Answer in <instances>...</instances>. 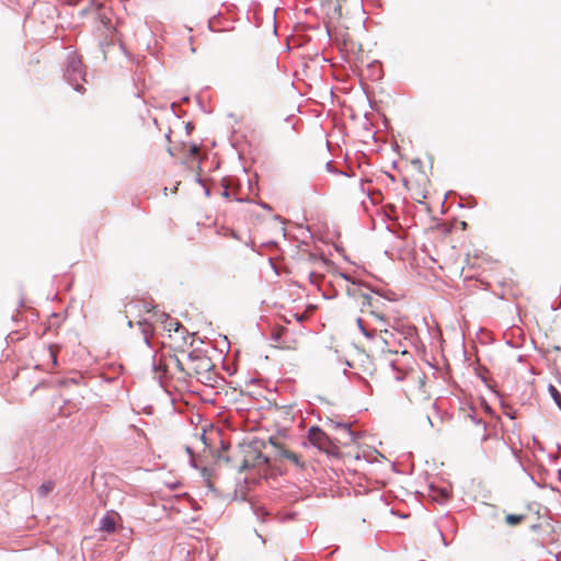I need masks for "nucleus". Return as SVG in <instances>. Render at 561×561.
I'll return each mask as SVG.
<instances>
[{"label": "nucleus", "instance_id": "nucleus-1", "mask_svg": "<svg viewBox=\"0 0 561 561\" xmlns=\"http://www.w3.org/2000/svg\"><path fill=\"white\" fill-rule=\"evenodd\" d=\"M394 378L403 381L402 390L411 402H423L430 398L426 376L422 370L414 368L398 370Z\"/></svg>", "mask_w": 561, "mask_h": 561}, {"label": "nucleus", "instance_id": "nucleus-2", "mask_svg": "<svg viewBox=\"0 0 561 561\" xmlns=\"http://www.w3.org/2000/svg\"><path fill=\"white\" fill-rule=\"evenodd\" d=\"M182 365V378H196L202 382L204 381V378L209 379L208 374L214 366L210 357L205 355L199 350H194L191 352L185 351L183 354Z\"/></svg>", "mask_w": 561, "mask_h": 561}, {"label": "nucleus", "instance_id": "nucleus-3", "mask_svg": "<svg viewBox=\"0 0 561 561\" xmlns=\"http://www.w3.org/2000/svg\"><path fill=\"white\" fill-rule=\"evenodd\" d=\"M184 353H185V350H183L182 346L176 350L170 348L167 352L163 351V352H161V354L159 355L158 358L154 357L153 366L157 370L161 371L163 374V376H165V377L167 376H170V377L176 376L178 378H182V376H183L182 359H183Z\"/></svg>", "mask_w": 561, "mask_h": 561}, {"label": "nucleus", "instance_id": "nucleus-4", "mask_svg": "<svg viewBox=\"0 0 561 561\" xmlns=\"http://www.w3.org/2000/svg\"><path fill=\"white\" fill-rule=\"evenodd\" d=\"M354 295L362 312H368L377 319L385 320L387 305L381 296L363 291L359 288L354 291Z\"/></svg>", "mask_w": 561, "mask_h": 561}, {"label": "nucleus", "instance_id": "nucleus-5", "mask_svg": "<svg viewBox=\"0 0 561 561\" xmlns=\"http://www.w3.org/2000/svg\"><path fill=\"white\" fill-rule=\"evenodd\" d=\"M300 336V332L284 325L275 327L272 333V337L277 344V347L288 351H296L299 348Z\"/></svg>", "mask_w": 561, "mask_h": 561}, {"label": "nucleus", "instance_id": "nucleus-6", "mask_svg": "<svg viewBox=\"0 0 561 561\" xmlns=\"http://www.w3.org/2000/svg\"><path fill=\"white\" fill-rule=\"evenodd\" d=\"M262 444L252 443L241 447L242 461L239 471L267 465L268 459L262 454Z\"/></svg>", "mask_w": 561, "mask_h": 561}, {"label": "nucleus", "instance_id": "nucleus-7", "mask_svg": "<svg viewBox=\"0 0 561 561\" xmlns=\"http://www.w3.org/2000/svg\"><path fill=\"white\" fill-rule=\"evenodd\" d=\"M162 317L164 319V321L162 322L163 330H165L169 333L168 337L170 348H180L182 346V341L183 343H185L186 340L190 339L188 336H186L187 331L185 327L182 325L176 319H173L168 314L163 313Z\"/></svg>", "mask_w": 561, "mask_h": 561}, {"label": "nucleus", "instance_id": "nucleus-8", "mask_svg": "<svg viewBox=\"0 0 561 561\" xmlns=\"http://www.w3.org/2000/svg\"><path fill=\"white\" fill-rule=\"evenodd\" d=\"M270 444L272 445V447L274 448L275 450V455L279 458V459H286L288 460L289 462H291L294 466L296 467H299V468H302L304 467V463L300 459V456L289 449H287L284 444L279 443L277 439L275 438H270Z\"/></svg>", "mask_w": 561, "mask_h": 561}, {"label": "nucleus", "instance_id": "nucleus-9", "mask_svg": "<svg viewBox=\"0 0 561 561\" xmlns=\"http://www.w3.org/2000/svg\"><path fill=\"white\" fill-rule=\"evenodd\" d=\"M308 439L314 447L319 448L320 450L328 451L331 446V442L328 435L321 428L316 426L309 430Z\"/></svg>", "mask_w": 561, "mask_h": 561}, {"label": "nucleus", "instance_id": "nucleus-10", "mask_svg": "<svg viewBox=\"0 0 561 561\" xmlns=\"http://www.w3.org/2000/svg\"><path fill=\"white\" fill-rule=\"evenodd\" d=\"M461 413L465 420H469L472 424L477 426H482V430H485L484 422L479 417L478 410L471 405H467L461 408Z\"/></svg>", "mask_w": 561, "mask_h": 561}, {"label": "nucleus", "instance_id": "nucleus-11", "mask_svg": "<svg viewBox=\"0 0 561 561\" xmlns=\"http://www.w3.org/2000/svg\"><path fill=\"white\" fill-rule=\"evenodd\" d=\"M117 517L116 513H107L100 522V529L105 533H114Z\"/></svg>", "mask_w": 561, "mask_h": 561}, {"label": "nucleus", "instance_id": "nucleus-12", "mask_svg": "<svg viewBox=\"0 0 561 561\" xmlns=\"http://www.w3.org/2000/svg\"><path fill=\"white\" fill-rule=\"evenodd\" d=\"M526 519L524 514H508L505 516V522L510 526H517Z\"/></svg>", "mask_w": 561, "mask_h": 561}, {"label": "nucleus", "instance_id": "nucleus-13", "mask_svg": "<svg viewBox=\"0 0 561 561\" xmlns=\"http://www.w3.org/2000/svg\"><path fill=\"white\" fill-rule=\"evenodd\" d=\"M55 488V483L53 481H45L43 484L39 485V488L37 489V493L39 496L42 497H45L47 496L49 493L53 492Z\"/></svg>", "mask_w": 561, "mask_h": 561}, {"label": "nucleus", "instance_id": "nucleus-14", "mask_svg": "<svg viewBox=\"0 0 561 561\" xmlns=\"http://www.w3.org/2000/svg\"><path fill=\"white\" fill-rule=\"evenodd\" d=\"M58 352L59 347L56 345H49L48 347L44 348V353H46L50 358L53 367L57 365Z\"/></svg>", "mask_w": 561, "mask_h": 561}, {"label": "nucleus", "instance_id": "nucleus-15", "mask_svg": "<svg viewBox=\"0 0 561 561\" xmlns=\"http://www.w3.org/2000/svg\"><path fill=\"white\" fill-rule=\"evenodd\" d=\"M380 333H381L380 336H381L383 343L386 344L388 351L391 352V353H398L399 350L392 348L391 347V343L389 341V337H393V334L391 332H389L388 330L381 331Z\"/></svg>", "mask_w": 561, "mask_h": 561}, {"label": "nucleus", "instance_id": "nucleus-16", "mask_svg": "<svg viewBox=\"0 0 561 561\" xmlns=\"http://www.w3.org/2000/svg\"><path fill=\"white\" fill-rule=\"evenodd\" d=\"M548 391L552 399L554 400V402L557 403V405L561 409V393L559 392V390L554 386L550 385Z\"/></svg>", "mask_w": 561, "mask_h": 561}, {"label": "nucleus", "instance_id": "nucleus-17", "mask_svg": "<svg viewBox=\"0 0 561 561\" xmlns=\"http://www.w3.org/2000/svg\"><path fill=\"white\" fill-rule=\"evenodd\" d=\"M201 148L197 145H192L188 149L190 156L197 157Z\"/></svg>", "mask_w": 561, "mask_h": 561}, {"label": "nucleus", "instance_id": "nucleus-18", "mask_svg": "<svg viewBox=\"0 0 561 561\" xmlns=\"http://www.w3.org/2000/svg\"><path fill=\"white\" fill-rule=\"evenodd\" d=\"M304 319H305V317L301 316V317L298 318V321L301 322Z\"/></svg>", "mask_w": 561, "mask_h": 561}]
</instances>
